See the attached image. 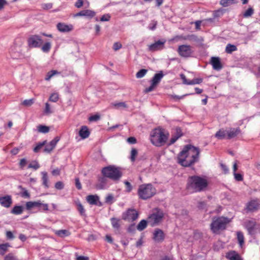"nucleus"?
I'll list each match as a JSON object with an SVG mask.
<instances>
[{
	"label": "nucleus",
	"instance_id": "23",
	"mask_svg": "<svg viewBox=\"0 0 260 260\" xmlns=\"http://www.w3.org/2000/svg\"><path fill=\"white\" fill-rule=\"evenodd\" d=\"M79 135L83 139L88 138L90 135V132L86 126H82L79 131Z\"/></svg>",
	"mask_w": 260,
	"mask_h": 260
},
{
	"label": "nucleus",
	"instance_id": "18",
	"mask_svg": "<svg viewBox=\"0 0 260 260\" xmlns=\"http://www.w3.org/2000/svg\"><path fill=\"white\" fill-rule=\"evenodd\" d=\"M165 41H157L154 43L148 46L149 50L150 51H156L162 49L164 48Z\"/></svg>",
	"mask_w": 260,
	"mask_h": 260
},
{
	"label": "nucleus",
	"instance_id": "26",
	"mask_svg": "<svg viewBox=\"0 0 260 260\" xmlns=\"http://www.w3.org/2000/svg\"><path fill=\"white\" fill-rule=\"evenodd\" d=\"M87 201L91 205H96L99 198L96 195H89L86 197Z\"/></svg>",
	"mask_w": 260,
	"mask_h": 260
},
{
	"label": "nucleus",
	"instance_id": "19",
	"mask_svg": "<svg viewBox=\"0 0 260 260\" xmlns=\"http://www.w3.org/2000/svg\"><path fill=\"white\" fill-rule=\"evenodd\" d=\"M12 204V197L10 195L0 197V204L5 208H9Z\"/></svg>",
	"mask_w": 260,
	"mask_h": 260
},
{
	"label": "nucleus",
	"instance_id": "64",
	"mask_svg": "<svg viewBox=\"0 0 260 260\" xmlns=\"http://www.w3.org/2000/svg\"><path fill=\"white\" fill-rule=\"evenodd\" d=\"M26 164H27V161H26V159L22 158L20 161L19 165H20V167H21V168H23L26 165Z\"/></svg>",
	"mask_w": 260,
	"mask_h": 260
},
{
	"label": "nucleus",
	"instance_id": "14",
	"mask_svg": "<svg viewBox=\"0 0 260 260\" xmlns=\"http://www.w3.org/2000/svg\"><path fill=\"white\" fill-rule=\"evenodd\" d=\"M245 226L250 235L255 234L258 229V225L254 220H248L245 222Z\"/></svg>",
	"mask_w": 260,
	"mask_h": 260
},
{
	"label": "nucleus",
	"instance_id": "53",
	"mask_svg": "<svg viewBox=\"0 0 260 260\" xmlns=\"http://www.w3.org/2000/svg\"><path fill=\"white\" fill-rule=\"evenodd\" d=\"M100 119V116L99 114H95L90 116L88 118L90 121H96Z\"/></svg>",
	"mask_w": 260,
	"mask_h": 260
},
{
	"label": "nucleus",
	"instance_id": "44",
	"mask_svg": "<svg viewBox=\"0 0 260 260\" xmlns=\"http://www.w3.org/2000/svg\"><path fill=\"white\" fill-rule=\"evenodd\" d=\"M147 72V70L145 69H141L136 74L137 78H141L143 77Z\"/></svg>",
	"mask_w": 260,
	"mask_h": 260
},
{
	"label": "nucleus",
	"instance_id": "54",
	"mask_svg": "<svg viewBox=\"0 0 260 260\" xmlns=\"http://www.w3.org/2000/svg\"><path fill=\"white\" fill-rule=\"evenodd\" d=\"M157 22L155 20H152L151 21L149 25V29L150 30H154L156 28V26L157 25Z\"/></svg>",
	"mask_w": 260,
	"mask_h": 260
},
{
	"label": "nucleus",
	"instance_id": "34",
	"mask_svg": "<svg viewBox=\"0 0 260 260\" xmlns=\"http://www.w3.org/2000/svg\"><path fill=\"white\" fill-rule=\"evenodd\" d=\"M237 239L240 247H242L244 242V238L243 234L241 232L237 233Z\"/></svg>",
	"mask_w": 260,
	"mask_h": 260
},
{
	"label": "nucleus",
	"instance_id": "38",
	"mask_svg": "<svg viewBox=\"0 0 260 260\" xmlns=\"http://www.w3.org/2000/svg\"><path fill=\"white\" fill-rule=\"evenodd\" d=\"M83 16H86L89 18H92L95 15V13L94 11L90 10H83Z\"/></svg>",
	"mask_w": 260,
	"mask_h": 260
},
{
	"label": "nucleus",
	"instance_id": "42",
	"mask_svg": "<svg viewBox=\"0 0 260 260\" xmlns=\"http://www.w3.org/2000/svg\"><path fill=\"white\" fill-rule=\"evenodd\" d=\"M59 99V95L58 93L54 92L52 93L49 99V100L52 102H56Z\"/></svg>",
	"mask_w": 260,
	"mask_h": 260
},
{
	"label": "nucleus",
	"instance_id": "35",
	"mask_svg": "<svg viewBox=\"0 0 260 260\" xmlns=\"http://www.w3.org/2000/svg\"><path fill=\"white\" fill-rule=\"evenodd\" d=\"M147 222L146 220L143 219L138 224L137 228V230L142 231L144 230L147 226Z\"/></svg>",
	"mask_w": 260,
	"mask_h": 260
},
{
	"label": "nucleus",
	"instance_id": "63",
	"mask_svg": "<svg viewBox=\"0 0 260 260\" xmlns=\"http://www.w3.org/2000/svg\"><path fill=\"white\" fill-rule=\"evenodd\" d=\"M121 47H122L121 44L118 42L115 43L113 45V49L115 51L119 50Z\"/></svg>",
	"mask_w": 260,
	"mask_h": 260
},
{
	"label": "nucleus",
	"instance_id": "48",
	"mask_svg": "<svg viewBox=\"0 0 260 260\" xmlns=\"http://www.w3.org/2000/svg\"><path fill=\"white\" fill-rule=\"evenodd\" d=\"M253 9L252 8H249L243 14V16L245 18L251 16L253 14Z\"/></svg>",
	"mask_w": 260,
	"mask_h": 260
},
{
	"label": "nucleus",
	"instance_id": "16",
	"mask_svg": "<svg viewBox=\"0 0 260 260\" xmlns=\"http://www.w3.org/2000/svg\"><path fill=\"white\" fill-rule=\"evenodd\" d=\"M56 27L58 31L61 32H68L73 30L74 28L72 24H67L61 22L57 23Z\"/></svg>",
	"mask_w": 260,
	"mask_h": 260
},
{
	"label": "nucleus",
	"instance_id": "36",
	"mask_svg": "<svg viewBox=\"0 0 260 260\" xmlns=\"http://www.w3.org/2000/svg\"><path fill=\"white\" fill-rule=\"evenodd\" d=\"M237 49L235 45L229 44L225 48V51L227 53H231L233 52L236 51Z\"/></svg>",
	"mask_w": 260,
	"mask_h": 260
},
{
	"label": "nucleus",
	"instance_id": "24",
	"mask_svg": "<svg viewBox=\"0 0 260 260\" xmlns=\"http://www.w3.org/2000/svg\"><path fill=\"white\" fill-rule=\"evenodd\" d=\"M215 137L219 140L227 139V129H220L216 132Z\"/></svg>",
	"mask_w": 260,
	"mask_h": 260
},
{
	"label": "nucleus",
	"instance_id": "7",
	"mask_svg": "<svg viewBox=\"0 0 260 260\" xmlns=\"http://www.w3.org/2000/svg\"><path fill=\"white\" fill-rule=\"evenodd\" d=\"M164 214L163 212L158 209H155L152 213L148 217V222L151 226H154L161 221Z\"/></svg>",
	"mask_w": 260,
	"mask_h": 260
},
{
	"label": "nucleus",
	"instance_id": "1",
	"mask_svg": "<svg viewBox=\"0 0 260 260\" xmlns=\"http://www.w3.org/2000/svg\"><path fill=\"white\" fill-rule=\"evenodd\" d=\"M200 150L199 148L191 145L185 146L178 156V162L181 166L189 167L199 159Z\"/></svg>",
	"mask_w": 260,
	"mask_h": 260
},
{
	"label": "nucleus",
	"instance_id": "40",
	"mask_svg": "<svg viewBox=\"0 0 260 260\" xmlns=\"http://www.w3.org/2000/svg\"><path fill=\"white\" fill-rule=\"evenodd\" d=\"M51 47V43L49 42L45 43L42 47V50L45 53L48 52Z\"/></svg>",
	"mask_w": 260,
	"mask_h": 260
},
{
	"label": "nucleus",
	"instance_id": "39",
	"mask_svg": "<svg viewBox=\"0 0 260 260\" xmlns=\"http://www.w3.org/2000/svg\"><path fill=\"white\" fill-rule=\"evenodd\" d=\"M112 226L116 229H118L120 227V220L115 218H112L111 219Z\"/></svg>",
	"mask_w": 260,
	"mask_h": 260
},
{
	"label": "nucleus",
	"instance_id": "12",
	"mask_svg": "<svg viewBox=\"0 0 260 260\" xmlns=\"http://www.w3.org/2000/svg\"><path fill=\"white\" fill-rule=\"evenodd\" d=\"M178 52L181 57H188L191 56L193 51L190 46L182 45L178 47Z\"/></svg>",
	"mask_w": 260,
	"mask_h": 260
},
{
	"label": "nucleus",
	"instance_id": "21",
	"mask_svg": "<svg viewBox=\"0 0 260 260\" xmlns=\"http://www.w3.org/2000/svg\"><path fill=\"white\" fill-rule=\"evenodd\" d=\"M211 64L214 70L219 71L222 68L220 58L218 57H212L211 58Z\"/></svg>",
	"mask_w": 260,
	"mask_h": 260
},
{
	"label": "nucleus",
	"instance_id": "22",
	"mask_svg": "<svg viewBox=\"0 0 260 260\" xmlns=\"http://www.w3.org/2000/svg\"><path fill=\"white\" fill-rule=\"evenodd\" d=\"M240 133L239 128H230L227 129V139H231L236 137Z\"/></svg>",
	"mask_w": 260,
	"mask_h": 260
},
{
	"label": "nucleus",
	"instance_id": "47",
	"mask_svg": "<svg viewBox=\"0 0 260 260\" xmlns=\"http://www.w3.org/2000/svg\"><path fill=\"white\" fill-rule=\"evenodd\" d=\"M53 7L52 3H43L41 4V8L44 10H48Z\"/></svg>",
	"mask_w": 260,
	"mask_h": 260
},
{
	"label": "nucleus",
	"instance_id": "37",
	"mask_svg": "<svg viewBox=\"0 0 260 260\" xmlns=\"http://www.w3.org/2000/svg\"><path fill=\"white\" fill-rule=\"evenodd\" d=\"M55 234L60 237H64L69 236L70 233L67 230H61L56 231Z\"/></svg>",
	"mask_w": 260,
	"mask_h": 260
},
{
	"label": "nucleus",
	"instance_id": "10",
	"mask_svg": "<svg viewBox=\"0 0 260 260\" xmlns=\"http://www.w3.org/2000/svg\"><path fill=\"white\" fill-rule=\"evenodd\" d=\"M163 77L164 74L162 71H159L158 73L155 74L151 81V85L149 87L146 88L145 89L144 92L145 93H148L153 91L157 84L160 82Z\"/></svg>",
	"mask_w": 260,
	"mask_h": 260
},
{
	"label": "nucleus",
	"instance_id": "4",
	"mask_svg": "<svg viewBox=\"0 0 260 260\" xmlns=\"http://www.w3.org/2000/svg\"><path fill=\"white\" fill-rule=\"evenodd\" d=\"M230 221L231 220L226 217H214L211 223V230L214 233H219L226 228V224Z\"/></svg>",
	"mask_w": 260,
	"mask_h": 260
},
{
	"label": "nucleus",
	"instance_id": "41",
	"mask_svg": "<svg viewBox=\"0 0 260 260\" xmlns=\"http://www.w3.org/2000/svg\"><path fill=\"white\" fill-rule=\"evenodd\" d=\"M234 3V0H221L220 2V5L223 7H228Z\"/></svg>",
	"mask_w": 260,
	"mask_h": 260
},
{
	"label": "nucleus",
	"instance_id": "25",
	"mask_svg": "<svg viewBox=\"0 0 260 260\" xmlns=\"http://www.w3.org/2000/svg\"><path fill=\"white\" fill-rule=\"evenodd\" d=\"M226 257L229 260H242L239 254L234 251L228 252L226 254Z\"/></svg>",
	"mask_w": 260,
	"mask_h": 260
},
{
	"label": "nucleus",
	"instance_id": "17",
	"mask_svg": "<svg viewBox=\"0 0 260 260\" xmlns=\"http://www.w3.org/2000/svg\"><path fill=\"white\" fill-rule=\"evenodd\" d=\"M59 140L60 137L58 136L55 137L51 141L46 145L44 151L47 153H50L55 147Z\"/></svg>",
	"mask_w": 260,
	"mask_h": 260
},
{
	"label": "nucleus",
	"instance_id": "5",
	"mask_svg": "<svg viewBox=\"0 0 260 260\" xmlns=\"http://www.w3.org/2000/svg\"><path fill=\"white\" fill-rule=\"evenodd\" d=\"M156 193V189L151 184H144L139 186L138 194L143 200L148 199Z\"/></svg>",
	"mask_w": 260,
	"mask_h": 260
},
{
	"label": "nucleus",
	"instance_id": "60",
	"mask_svg": "<svg viewBox=\"0 0 260 260\" xmlns=\"http://www.w3.org/2000/svg\"><path fill=\"white\" fill-rule=\"evenodd\" d=\"M113 196L112 194H109L106 198V202L112 204L113 202Z\"/></svg>",
	"mask_w": 260,
	"mask_h": 260
},
{
	"label": "nucleus",
	"instance_id": "58",
	"mask_svg": "<svg viewBox=\"0 0 260 260\" xmlns=\"http://www.w3.org/2000/svg\"><path fill=\"white\" fill-rule=\"evenodd\" d=\"M63 187H64L63 184L61 181L57 182L55 184V187L57 189H59V190L62 189L63 188Z\"/></svg>",
	"mask_w": 260,
	"mask_h": 260
},
{
	"label": "nucleus",
	"instance_id": "8",
	"mask_svg": "<svg viewBox=\"0 0 260 260\" xmlns=\"http://www.w3.org/2000/svg\"><path fill=\"white\" fill-rule=\"evenodd\" d=\"M22 44L23 42L20 41L18 43L16 42L14 45L11 47L10 53L12 58L18 59L23 57Z\"/></svg>",
	"mask_w": 260,
	"mask_h": 260
},
{
	"label": "nucleus",
	"instance_id": "27",
	"mask_svg": "<svg viewBox=\"0 0 260 260\" xmlns=\"http://www.w3.org/2000/svg\"><path fill=\"white\" fill-rule=\"evenodd\" d=\"M11 247L9 243L0 244V255H4Z\"/></svg>",
	"mask_w": 260,
	"mask_h": 260
},
{
	"label": "nucleus",
	"instance_id": "55",
	"mask_svg": "<svg viewBox=\"0 0 260 260\" xmlns=\"http://www.w3.org/2000/svg\"><path fill=\"white\" fill-rule=\"evenodd\" d=\"M180 137H181V135H177L173 136L170 139L169 145H170L174 144L178 139V138H180Z\"/></svg>",
	"mask_w": 260,
	"mask_h": 260
},
{
	"label": "nucleus",
	"instance_id": "13",
	"mask_svg": "<svg viewBox=\"0 0 260 260\" xmlns=\"http://www.w3.org/2000/svg\"><path fill=\"white\" fill-rule=\"evenodd\" d=\"M138 217V213L135 209H128L125 212L123 213L122 219L128 221H133L136 220Z\"/></svg>",
	"mask_w": 260,
	"mask_h": 260
},
{
	"label": "nucleus",
	"instance_id": "57",
	"mask_svg": "<svg viewBox=\"0 0 260 260\" xmlns=\"http://www.w3.org/2000/svg\"><path fill=\"white\" fill-rule=\"evenodd\" d=\"M235 179L238 181H242L243 179V176L238 173H234Z\"/></svg>",
	"mask_w": 260,
	"mask_h": 260
},
{
	"label": "nucleus",
	"instance_id": "59",
	"mask_svg": "<svg viewBox=\"0 0 260 260\" xmlns=\"http://www.w3.org/2000/svg\"><path fill=\"white\" fill-rule=\"evenodd\" d=\"M127 142L129 144H135L137 142V140L135 137H131L127 138Z\"/></svg>",
	"mask_w": 260,
	"mask_h": 260
},
{
	"label": "nucleus",
	"instance_id": "29",
	"mask_svg": "<svg viewBox=\"0 0 260 260\" xmlns=\"http://www.w3.org/2000/svg\"><path fill=\"white\" fill-rule=\"evenodd\" d=\"M23 210V208L21 206H15L13 207L11 211V213L19 215L22 213Z\"/></svg>",
	"mask_w": 260,
	"mask_h": 260
},
{
	"label": "nucleus",
	"instance_id": "32",
	"mask_svg": "<svg viewBox=\"0 0 260 260\" xmlns=\"http://www.w3.org/2000/svg\"><path fill=\"white\" fill-rule=\"evenodd\" d=\"M59 74L60 72L56 70H51L47 73L46 76L45 77V80L47 81H49L54 76L56 75H59Z\"/></svg>",
	"mask_w": 260,
	"mask_h": 260
},
{
	"label": "nucleus",
	"instance_id": "43",
	"mask_svg": "<svg viewBox=\"0 0 260 260\" xmlns=\"http://www.w3.org/2000/svg\"><path fill=\"white\" fill-rule=\"evenodd\" d=\"M34 103V100L33 99L25 100H24L21 104L25 107H30Z\"/></svg>",
	"mask_w": 260,
	"mask_h": 260
},
{
	"label": "nucleus",
	"instance_id": "51",
	"mask_svg": "<svg viewBox=\"0 0 260 260\" xmlns=\"http://www.w3.org/2000/svg\"><path fill=\"white\" fill-rule=\"evenodd\" d=\"M44 112L46 114H50L53 113V111L51 109L50 105L48 103H46L45 104V110H44Z\"/></svg>",
	"mask_w": 260,
	"mask_h": 260
},
{
	"label": "nucleus",
	"instance_id": "31",
	"mask_svg": "<svg viewBox=\"0 0 260 260\" xmlns=\"http://www.w3.org/2000/svg\"><path fill=\"white\" fill-rule=\"evenodd\" d=\"M38 132L46 134L49 132V127L46 125H39L37 127Z\"/></svg>",
	"mask_w": 260,
	"mask_h": 260
},
{
	"label": "nucleus",
	"instance_id": "28",
	"mask_svg": "<svg viewBox=\"0 0 260 260\" xmlns=\"http://www.w3.org/2000/svg\"><path fill=\"white\" fill-rule=\"evenodd\" d=\"M110 106L111 108H115L116 109L126 108L127 107V105L125 102L112 103L111 104Z\"/></svg>",
	"mask_w": 260,
	"mask_h": 260
},
{
	"label": "nucleus",
	"instance_id": "45",
	"mask_svg": "<svg viewBox=\"0 0 260 260\" xmlns=\"http://www.w3.org/2000/svg\"><path fill=\"white\" fill-rule=\"evenodd\" d=\"M39 168L40 165L38 164V162L36 160L31 162L28 166V168H32L35 170H37Z\"/></svg>",
	"mask_w": 260,
	"mask_h": 260
},
{
	"label": "nucleus",
	"instance_id": "33",
	"mask_svg": "<svg viewBox=\"0 0 260 260\" xmlns=\"http://www.w3.org/2000/svg\"><path fill=\"white\" fill-rule=\"evenodd\" d=\"M76 205L77 206V210L79 212L80 214L82 216H85V210L81 203L79 202H77Z\"/></svg>",
	"mask_w": 260,
	"mask_h": 260
},
{
	"label": "nucleus",
	"instance_id": "3",
	"mask_svg": "<svg viewBox=\"0 0 260 260\" xmlns=\"http://www.w3.org/2000/svg\"><path fill=\"white\" fill-rule=\"evenodd\" d=\"M169 136L168 131L162 127H158L151 132L150 141L153 145L161 147L166 143Z\"/></svg>",
	"mask_w": 260,
	"mask_h": 260
},
{
	"label": "nucleus",
	"instance_id": "46",
	"mask_svg": "<svg viewBox=\"0 0 260 260\" xmlns=\"http://www.w3.org/2000/svg\"><path fill=\"white\" fill-rule=\"evenodd\" d=\"M138 155V151L135 148H133L131 152V159L132 161H134L136 159V157Z\"/></svg>",
	"mask_w": 260,
	"mask_h": 260
},
{
	"label": "nucleus",
	"instance_id": "6",
	"mask_svg": "<svg viewBox=\"0 0 260 260\" xmlns=\"http://www.w3.org/2000/svg\"><path fill=\"white\" fill-rule=\"evenodd\" d=\"M103 175L114 180H117L121 177L122 174L119 169L114 166L105 167L102 170Z\"/></svg>",
	"mask_w": 260,
	"mask_h": 260
},
{
	"label": "nucleus",
	"instance_id": "9",
	"mask_svg": "<svg viewBox=\"0 0 260 260\" xmlns=\"http://www.w3.org/2000/svg\"><path fill=\"white\" fill-rule=\"evenodd\" d=\"M26 209L27 210H31L34 208H39V210L47 211L48 210V204L42 203L40 200L37 201H30L26 203Z\"/></svg>",
	"mask_w": 260,
	"mask_h": 260
},
{
	"label": "nucleus",
	"instance_id": "56",
	"mask_svg": "<svg viewBox=\"0 0 260 260\" xmlns=\"http://www.w3.org/2000/svg\"><path fill=\"white\" fill-rule=\"evenodd\" d=\"M124 183L126 186V191L128 192H131L132 190V186L131 183L127 181H125Z\"/></svg>",
	"mask_w": 260,
	"mask_h": 260
},
{
	"label": "nucleus",
	"instance_id": "50",
	"mask_svg": "<svg viewBox=\"0 0 260 260\" xmlns=\"http://www.w3.org/2000/svg\"><path fill=\"white\" fill-rule=\"evenodd\" d=\"M203 79L202 78H196L192 80L189 81V85L199 84L202 82Z\"/></svg>",
	"mask_w": 260,
	"mask_h": 260
},
{
	"label": "nucleus",
	"instance_id": "11",
	"mask_svg": "<svg viewBox=\"0 0 260 260\" xmlns=\"http://www.w3.org/2000/svg\"><path fill=\"white\" fill-rule=\"evenodd\" d=\"M27 43L30 48H37L41 46L43 41L39 36L32 35L28 39Z\"/></svg>",
	"mask_w": 260,
	"mask_h": 260
},
{
	"label": "nucleus",
	"instance_id": "61",
	"mask_svg": "<svg viewBox=\"0 0 260 260\" xmlns=\"http://www.w3.org/2000/svg\"><path fill=\"white\" fill-rule=\"evenodd\" d=\"M6 237L8 239L12 240L14 238L13 234L11 231L6 232Z\"/></svg>",
	"mask_w": 260,
	"mask_h": 260
},
{
	"label": "nucleus",
	"instance_id": "62",
	"mask_svg": "<svg viewBox=\"0 0 260 260\" xmlns=\"http://www.w3.org/2000/svg\"><path fill=\"white\" fill-rule=\"evenodd\" d=\"M22 189H23V191L21 193L22 197H24V198H29L30 197V194H29V192H28V191L24 188H23Z\"/></svg>",
	"mask_w": 260,
	"mask_h": 260
},
{
	"label": "nucleus",
	"instance_id": "49",
	"mask_svg": "<svg viewBox=\"0 0 260 260\" xmlns=\"http://www.w3.org/2000/svg\"><path fill=\"white\" fill-rule=\"evenodd\" d=\"M46 143V141H43L42 143H40L37 145V146L34 148V151L35 152H38L42 148L43 146L45 145Z\"/></svg>",
	"mask_w": 260,
	"mask_h": 260
},
{
	"label": "nucleus",
	"instance_id": "52",
	"mask_svg": "<svg viewBox=\"0 0 260 260\" xmlns=\"http://www.w3.org/2000/svg\"><path fill=\"white\" fill-rule=\"evenodd\" d=\"M4 260H18L15 256L12 253H9L4 258Z\"/></svg>",
	"mask_w": 260,
	"mask_h": 260
},
{
	"label": "nucleus",
	"instance_id": "30",
	"mask_svg": "<svg viewBox=\"0 0 260 260\" xmlns=\"http://www.w3.org/2000/svg\"><path fill=\"white\" fill-rule=\"evenodd\" d=\"M42 175V181H43V185L46 187L48 188L49 187V184H48V178L47 176V173L46 172H42L41 173Z\"/></svg>",
	"mask_w": 260,
	"mask_h": 260
},
{
	"label": "nucleus",
	"instance_id": "2",
	"mask_svg": "<svg viewBox=\"0 0 260 260\" xmlns=\"http://www.w3.org/2000/svg\"><path fill=\"white\" fill-rule=\"evenodd\" d=\"M208 186V181L205 177L191 176L188 178L187 188L191 192L205 190Z\"/></svg>",
	"mask_w": 260,
	"mask_h": 260
},
{
	"label": "nucleus",
	"instance_id": "15",
	"mask_svg": "<svg viewBox=\"0 0 260 260\" xmlns=\"http://www.w3.org/2000/svg\"><path fill=\"white\" fill-rule=\"evenodd\" d=\"M165 239L164 232L159 229H155L153 233V239L155 242L161 243Z\"/></svg>",
	"mask_w": 260,
	"mask_h": 260
},
{
	"label": "nucleus",
	"instance_id": "20",
	"mask_svg": "<svg viewBox=\"0 0 260 260\" xmlns=\"http://www.w3.org/2000/svg\"><path fill=\"white\" fill-rule=\"evenodd\" d=\"M259 207V204L257 200H251L246 205V210L250 212L257 210Z\"/></svg>",
	"mask_w": 260,
	"mask_h": 260
}]
</instances>
